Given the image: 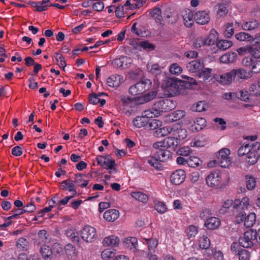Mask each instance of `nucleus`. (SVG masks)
Instances as JSON below:
<instances>
[{
    "label": "nucleus",
    "instance_id": "1",
    "mask_svg": "<svg viewBox=\"0 0 260 260\" xmlns=\"http://www.w3.org/2000/svg\"><path fill=\"white\" fill-rule=\"evenodd\" d=\"M154 148L156 149L154 156L149 157L147 161L156 170H161L163 166L160 162L168 160L171 157L172 153L165 147Z\"/></svg>",
    "mask_w": 260,
    "mask_h": 260
},
{
    "label": "nucleus",
    "instance_id": "2",
    "mask_svg": "<svg viewBox=\"0 0 260 260\" xmlns=\"http://www.w3.org/2000/svg\"><path fill=\"white\" fill-rule=\"evenodd\" d=\"M176 104V102L172 99H162L155 102L150 110L154 117H157L164 112H167L174 109Z\"/></svg>",
    "mask_w": 260,
    "mask_h": 260
},
{
    "label": "nucleus",
    "instance_id": "3",
    "mask_svg": "<svg viewBox=\"0 0 260 260\" xmlns=\"http://www.w3.org/2000/svg\"><path fill=\"white\" fill-rule=\"evenodd\" d=\"M231 151L229 149L223 148L219 150L216 154V158L213 161L209 163V165L212 166V164H217L222 168H228L231 164V160L229 157Z\"/></svg>",
    "mask_w": 260,
    "mask_h": 260
},
{
    "label": "nucleus",
    "instance_id": "4",
    "mask_svg": "<svg viewBox=\"0 0 260 260\" xmlns=\"http://www.w3.org/2000/svg\"><path fill=\"white\" fill-rule=\"evenodd\" d=\"M152 82L150 80L145 79L131 86L129 88V92L133 95L141 94L151 87Z\"/></svg>",
    "mask_w": 260,
    "mask_h": 260
},
{
    "label": "nucleus",
    "instance_id": "5",
    "mask_svg": "<svg viewBox=\"0 0 260 260\" xmlns=\"http://www.w3.org/2000/svg\"><path fill=\"white\" fill-rule=\"evenodd\" d=\"M256 233L253 229H250L244 233L243 236L239 239L240 244L244 248H251L253 246L255 242Z\"/></svg>",
    "mask_w": 260,
    "mask_h": 260
},
{
    "label": "nucleus",
    "instance_id": "6",
    "mask_svg": "<svg viewBox=\"0 0 260 260\" xmlns=\"http://www.w3.org/2000/svg\"><path fill=\"white\" fill-rule=\"evenodd\" d=\"M179 144L178 140L174 136H169L163 141L157 142L153 144V148L165 147L167 149L174 150Z\"/></svg>",
    "mask_w": 260,
    "mask_h": 260
},
{
    "label": "nucleus",
    "instance_id": "7",
    "mask_svg": "<svg viewBox=\"0 0 260 260\" xmlns=\"http://www.w3.org/2000/svg\"><path fill=\"white\" fill-rule=\"evenodd\" d=\"M154 117V114L149 109L144 111L141 116H137L133 121L134 125L137 127L147 126L149 119Z\"/></svg>",
    "mask_w": 260,
    "mask_h": 260
},
{
    "label": "nucleus",
    "instance_id": "8",
    "mask_svg": "<svg viewBox=\"0 0 260 260\" xmlns=\"http://www.w3.org/2000/svg\"><path fill=\"white\" fill-rule=\"evenodd\" d=\"M82 239L87 243H91L96 235V230L90 225H85L80 231Z\"/></svg>",
    "mask_w": 260,
    "mask_h": 260
},
{
    "label": "nucleus",
    "instance_id": "9",
    "mask_svg": "<svg viewBox=\"0 0 260 260\" xmlns=\"http://www.w3.org/2000/svg\"><path fill=\"white\" fill-rule=\"evenodd\" d=\"M206 181L208 186L218 187L221 184V173L219 171L212 172L206 178Z\"/></svg>",
    "mask_w": 260,
    "mask_h": 260
},
{
    "label": "nucleus",
    "instance_id": "10",
    "mask_svg": "<svg viewBox=\"0 0 260 260\" xmlns=\"http://www.w3.org/2000/svg\"><path fill=\"white\" fill-rule=\"evenodd\" d=\"M121 102L123 106V110L125 113H131L135 111L140 102H138L136 98L131 99L129 97L122 96Z\"/></svg>",
    "mask_w": 260,
    "mask_h": 260
},
{
    "label": "nucleus",
    "instance_id": "11",
    "mask_svg": "<svg viewBox=\"0 0 260 260\" xmlns=\"http://www.w3.org/2000/svg\"><path fill=\"white\" fill-rule=\"evenodd\" d=\"M260 149V143L256 142L253 143L252 151L247 154L246 161L249 165L255 164L257 160V151Z\"/></svg>",
    "mask_w": 260,
    "mask_h": 260
},
{
    "label": "nucleus",
    "instance_id": "12",
    "mask_svg": "<svg viewBox=\"0 0 260 260\" xmlns=\"http://www.w3.org/2000/svg\"><path fill=\"white\" fill-rule=\"evenodd\" d=\"M196 22L201 25L207 24L210 20L209 11H198L194 16Z\"/></svg>",
    "mask_w": 260,
    "mask_h": 260
},
{
    "label": "nucleus",
    "instance_id": "13",
    "mask_svg": "<svg viewBox=\"0 0 260 260\" xmlns=\"http://www.w3.org/2000/svg\"><path fill=\"white\" fill-rule=\"evenodd\" d=\"M186 178L185 172L181 169L177 170L174 171L170 177L171 182L175 185L181 184Z\"/></svg>",
    "mask_w": 260,
    "mask_h": 260
},
{
    "label": "nucleus",
    "instance_id": "14",
    "mask_svg": "<svg viewBox=\"0 0 260 260\" xmlns=\"http://www.w3.org/2000/svg\"><path fill=\"white\" fill-rule=\"evenodd\" d=\"M59 187L63 190L69 191L71 193V196H73V197H75L77 194L76 186L74 181L73 180L67 179L62 181L60 183Z\"/></svg>",
    "mask_w": 260,
    "mask_h": 260
},
{
    "label": "nucleus",
    "instance_id": "15",
    "mask_svg": "<svg viewBox=\"0 0 260 260\" xmlns=\"http://www.w3.org/2000/svg\"><path fill=\"white\" fill-rule=\"evenodd\" d=\"M184 86V82L175 80L167 91L172 96L179 94L182 93Z\"/></svg>",
    "mask_w": 260,
    "mask_h": 260
},
{
    "label": "nucleus",
    "instance_id": "16",
    "mask_svg": "<svg viewBox=\"0 0 260 260\" xmlns=\"http://www.w3.org/2000/svg\"><path fill=\"white\" fill-rule=\"evenodd\" d=\"M204 63L201 60H194L188 62L186 64V69L190 73L199 74L203 68Z\"/></svg>",
    "mask_w": 260,
    "mask_h": 260
},
{
    "label": "nucleus",
    "instance_id": "17",
    "mask_svg": "<svg viewBox=\"0 0 260 260\" xmlns=\"http://www.w3.org/2000/svg\"><path fill=\"white\" fill-rule=\"evenodd\" d=\"M96 161L104 168L111 169L114 167V160L109 155L106 157L98 156L96 157Z\"/></svg>",
    "mask_w": 260,
    "mask_h": 260
},
{
    "label": "nucleus",
    "instance_id": "18",
    "mask_svg": "<svg viewBox=\"0 0 260 260\" xmlns=\"http://www.w3.org/2000/svg\"><path fill=\"white\" fill-rule=\"evenodd\" d=\"M249 205V199L247 197H243L241 200H235L234 202V208L237 210H243L247 209Z\"/></svg>",
    "mask_w": 260,
    "mask_h": 260
},
{
    "label": "nucleus",
    "instance_id": "19",
    "mask_svg": "<svg viewBox=\"0 0 260 260\" xmlns=\"http://www.w3.org/2000/svg\"><path fill=\"white\" fill-rule=\"evenodd\" d=\"M234 79L239 80L247 79L250 77L249 73L243 69H233L231 70Z\"/></svg>",
    "mask_w": 260,
    "mask_h": 260
},
{
    "label": "nucleus",
    "instance_id": "20",
    "mask_svg": "<svg viewBox=\"0 0 260 260\" xmlns=\"http://www.w3.org/2000/svg\"><path fill=\"white\" fill-rule=\"evenodd\" d=\"M193 15L192 12L189 9H187L184 11L182 14V17L184 20V24L187 27H191L194 23Z\"/></svg>",
    "mask_w": 260,
    "mask_h": 260
},
{
    "label": "nucleus",
    "instance_id": "21",
    "mask_svg": "<svg viewBox=\"0 0 260 260\" xmlns=\"http://www.w3.org/2000/svg\"><path fill=\"white\" fill-rule=\"evenodd\" d=\"M220 224V220L215 217H211L206 220L205 226L208 229L214 230L219 227Z\"/></svg>",
    "mask_w": 260,
    "mask_h": 260
},
{
    "label": "nucleus",
    "instance_id": "22",
    "mask_svg": "<svg viewBox=\"0 0 260 260\" xmlns=\"http://www.w3.org/2000/svg\"><path fill=\"white\" fill-rule=\"evenodd\" d=\"M206 46H210L214 45L217 41L218 33L216 30L212 29L211 30L209 35L207 37H204Z\"/></svg>",
    "mask_w": 260,
    "mask_h": 260
},
{
    "label": "nucleus",
    "instance_id": "23",
    "mask_svg": "<svg viewBox=\"0 0 260 260\" xmlns=\"http://www.w3.org/2000/svg\"><path fill=\"white\" fill-rule=\"evenodd\" d=\"M172 136H174L176 137L177 140L179 142L181 140L185 139L187 136V132L184 128H175V127H172Z\"/></svg>",
    "mask_w": 260,
    "mask_h": 260
},
{
    "label": "nucleus",
    "instance_id": "24",
    "mask_svg": "<svg viewBox=\"0 0 260 260\" xmlns=\"http://www.w3.org/2000/svg\"><path fill=\"white\" fill-rule=\"evenodd\" d=\"M65 234L73 242L75 243H79L80 239L78 234L76 232L75 229L73 228H68L65 231Z\"/></svg>",
    "mask_w": 260,
    "mask_h": 260
},
{
    "label": "nucleus",
    "instance_id": "25",
    "mask_svg": "<svg viewBox=\"0 0 260 260\" xmlns=\"http://www.w3.org/2000/svg\"><path fill=\"white\" fill-rule=\"evenodd\" d=\"M147 0H127L124 3L125 7L129 9H136L141 7Z\"/></svg>",
    "mask_w": 260,
    "mask_h": 260
},
{
    "label": "nucleus",
    "instance_id": "26",
    "mask_svg": "<svg viewBox=\"0 0 260 260\" xmlns=\"http://www.w3.org/2000/svg\"><path fill=\"white\" fill-rule=\"evenodd\" d=\"M172 127L169 126L158 128L154 132L153 135L158 138L165 137L169 134L172 136Z\"/></svg>",
    "mask_w": 260,
    "mask_h": 260
},
{
    "label": "nucleus",
    "instance_id": "27",
    "mask_svg": "<svg viewBox=\"0 0 260 260\" xmlns=\"http://www.w3.org/2000/svg\"><path fill=\"white\" fill-rule=\"evenodd\" d=\"M86 177V175L82 174H77L75 175V180L74 183H76L78 186H80L82 188H84L86 187L88 183V180H85V178Z\"/></svg>",
    "mask_w": 260,
    "mask_h": 260
},
{
    "label": "nucleus",
    "instance_id": "28",
    "mask_svg": "<svg viewBox=\"0 0 260 260\" xmlns=\"http://www.w3.org/2000/svg\"><path fill=\"white\" fill-rule=\"evenodd\" d=\"M233 78V76L231 71L228 73L220 75L219 77L217 78V80L222 84H229L232 82Z\"/></svg>",
    "mask_w": 260,
    "mask_h": 260
},
{
    "label": "nucleus",
    "instance_id": "29",
    "mask_svg": "<svg viewBox=\"0 0 260 260\" xmlns=\"http://www.w3.org/2000/svg\"><path fill=\"white\" fill-rule=\"evenodd\" d=\"M209 255L213 260H223L224 255L223 252L216 248H212L209 250Z\"/></svg>",
    "mask_w": 260,
    "mask_h": 260
},
{
    "label": "nucleus",
    "instance_id": "30",
    "mask_svg": "<svg viewBox=\"0 0 260 260\" xmlns=\"http://www.w3.org/2000/svg\"><path fill=\"white\" fill-rule=\"evenodd\" d=\"M131 196L133 198L143 204L147 203L149 199L147 194L140 191H133L131 193Z\"/></svg>",
    "mask_w": 260,
    "mask_h": 260
},
{
    "label": "nucleus",
    "instance_id": "31",
    "mask_svg": "<svg viewBox=\"0 0 260 260\" xmlns=\"http://www.w3.org/2000/svg\"><path fill=\"white\" fill-rule=\"evenodd\" d=\"M40 252L45 260H51L52 257V251L51 248L47 245H43L41 247Z\"/></svg>",
    "mask_w": 260,
    "mask_h": 260
},
{
    "label": "nucleus",
    "instance_id": "32",
    "mask_svg": "<svg viewBox=\"0 0 260 260\" xmlns=\"http://www.w3.org/2000/svg\"><path fill=\"white\" fill-rule=\"evenodd\" d=\"M142 242L144 244H147L148 250L151 252L154 251L158 245V241L156 239L146 238L142 237Z\"/></svg>",
    "mask_w": 260,
    "mask_h": 260
},
{
    "label": "nucleus",
    "instance_id": "33",
    "mask_svg": "<svg viewBox=\"0 0 260 260\" xmlns=\"http://www.w3.org/2000/svg\"><path fill=\"white\" fill-rule=\"evenodd\" d=\"M99 95L96 93H92L88 95L89 102L93 105H96L100 103V106L103 107L106 104V101L104 99L99 98Z\"/></svg>",
    "mask_w": 260,
    "mask_h": 260
},
{
    "label": "nucleus",
    "instance_id": "34",
    "mask_svg": "<svg viewBox=\"0 0 260 260\" xmlns=\"http://www.w3.org/2000/svg\"><path fill=\"white\" fill-rule=\"evenodd\" d=\"M259 24L257 20H252L246 22L242 25V28L245 30L257 29Z\"/></svg>",
    "mask_w": 260,
    "mask_h": 260
},
{
    "label": "nucleus",
    "instance_id": "35",
    "mask_svg": "<svg viewBox=\"0 0 260 260\" xmlns=\"http://www.w3.org/2000/svg\"><path fill=\"white\" fill-rule=\"evenodd\" d=\"M147 67L148 71L155 76L160 75L162 72V69L163 68L157 63L153 64H148Z\"/></svg>",
    "mask_w": 260,
    "mask_h": 260
},
{
    "label": "nucleus",
    "instance_id": "36",
    "mask_svg": "<svg viewBox=\"0 0 260 260\" xmlns=\"http://www.w3.org/2000/svg\"><path fill=\"white\" fill-rule=\"evenodd\" d=\"M253 147V143L246 144L242 145L238 150V155L239 156H243L244 155H247L248 154L252 151V148Z\"/></svg>",
    "mask_w": 260,
    "mask_h": 260
},
{
    "label": "nucleus",
    "instance_id": "37",
    "mask_svg": "<svg viewBox=\"0 0 260 260\" xmlns=\"http://www.w3.org/2000/svg\"><path fill=\"white\" fill-rule=\"evenodd\" d=\"M256 221V215L254 213H249L244 219V226L246 228H251L253 225Z\"/></svg>",
    "mask_w": 260,
    "mask_h": 260
},
{
    "label": "nucleus",
    "instance_id": "38",
    "mask_svg": "<svg viewBox=\"0 0 260 260\" xmlns=\"http://www.w3.org/2000/svg\"><path fill=\"white\" fill-rule=\"evenodd\" d=\"M150 14L156 23H161L162 20L161 10L159 8H155L152 10Z\"/></svg>",
    "mask_w": 260,
    "mask_h": 260
},
{
    "label": "nucleus",
    "instance_id": "39",
    "mask_svg": "<svg viewBox=\"0 0 260 260\" xmlns=\"http://www.w3.org/2000/svg\"><path fill=\"white\" fill-rule=\"evenodd\" d=\"M157 92L156 91H151L140 98V104L148 102L154 99L157 95Z\"/></svg>",
    "mask_w": 260,
    "mask_h": 260
},
{
    "label": "nucleus",
    "instance_id": "40",
    "mask_svg": "<svg viewBox=\"0 0 260 260\" xmlns=\"http://www.w3.org/2000/svg\"><path fill=\"white\" fill-rule=\"evenodd\" d=\"M211 245V242L209 238L206 236H203L199 239V247L203 249H208Z\"/></svg>",
    "mask_w": 260,
    "mask_h": 260
},
{
    "label": "nucleus",
    "instance_id": "41",
    "mask_svg": "<svg viewBox=\"0 0 260 260\" xmlns=\"http://www.w3.org/2000/svg\"><path fill=\"white\" fill-rule=\"evenodd\" d=\"M235 38L239 41L250 42L253 40V36L245 32H240L235 35Z\"/></svg>",
    "mask_w": 260,
    "mask_h": 260
},
{
    "label": "nucleus",
    "instance_id": "42",
    "mask_svg": "<svg viewBox=\"0 0 260 260\" xmlns=\"http://www.w3.org/2000/svg\"><path fill=\"white\" fill-rule=\"evenodd\" d=\"M186 112L183 110H176L174 111L170 115L172 117L171 120L173 121H176L185 116Z\"/></svg>",
    "mask_w": 260,
    "mask_h": 260
},
{
    "label": "nucleus",
    "instance_id": "43",
    "mask_svg": "<svg viewBox=\"0 0 260 260\" xmlns=\"http://www.w3.org/2000/svg\"><path fill=\"white\" fill-rule=\"evenodd\" d=\"M54 57L55 59L56 63H57L60 68L62 67L64 69L67 66V64L65 58L63 55L59 53L55 52L54 54Z\"/></svg>",
    "mask_w": 260,
    "mask_h": 260
},
{
    "label": "nucleus",
    "instance_id": "44",
    "mask_svg": "<svg viewBox=\"0 0 260 260\" xmlns=\"http://www.w3.org/2000/svg\"><path fill=\"white\" fill-rule=\"evenodd\" d=\"M234 213L235 216V222L237 223H240L243 222L246 216V213L243 210H234Z\"/></svg>",
    "mask_w": 260,
    "mask_h": 260
},
{
    "label": "nucleus",
    "instance_id": "45",
    "mask_svg": "<svg viewBox=\"0 0 260 260\" xmlns=\"http://www.w3.org/2000/svg\"><path fill=\"white\" fill-rule=\"evenodd\" d=\"M185 233L188 238L194 237L198 233V228L195 225H190L185 230Z\"/></svg>",
    "mask_w": 260,
    "mask_h": 260
},
{
    "label": "nucleus",
    "instance_id": "46",
    "mask_svg": "<svg viewBox=\"0 0 260 260\" xmlns=\"http://www.w3.org/2000/svg\"><path fill=\"white\" fill-rule=\"evenodd\" d=\"M232 45L233 43L232 41L226 40H221L217 43V47L222 50H225L229 48Z\"/></svg>",
    "mask_w": 260,
    "mask_h": 260
},
{
    "label": "nucleus",
    "instance_id": "47",
    "mask_svg": "<svg viewBox=\"0 0 260 260\" xmlns=\"http://www.w3.org/2000/svg\"><path fill=\"white\" fill-rule=\"evenodd\" d=\"M25 213L24 211H23V208L22 209H14L11 211L10 214H12V215L7 217V220H10L12 219H18L20 215L23 214Z\"/></svg>",
    "mask_w": 260,
    "mask_h": 260
},
{
    "label": "nucleus",
    "instance_id": "48",
    "mask_svg": "<svg viewBox=\"0 0 260 260\" xmlns=\"http://www.w3.org/2000/svg\"><path fill=\"white\" fill-rule=\"evenodd\" d=\"M200 159L196 156L187 157V165L190 167H199L200 165Z\"/></svg>",
    "mask_w": 260,
    "mask_h": 260
},
{
    "label": "nucleus",
    "instance_id": "49",
    "mask_svg": "<svg viewBox=\"0 0 260 260\" xmlns=\"http://www.w3.org/2000/svg\"><path fill=\"white\" fill-rule=\"evenodd\" d=\"M161 124L162 122L160 120L157 119H150V118H149L147 127L150 129L157 130L160 126H161Z\"/></svg>",
    "mask_w": 260,
    "mask_h": 260
},
{
    "label": "nucleus",
    "instance_id": "50",
    "mask_svg": "<svg viewBox=\"0 0 260 260\" xmlns=\"http://www.w3.org/2000/svg\"><path fill=\"white\" fill-rule=\"evenodd\" d=\"M123 244L126 247H129V245L132 244L134 248H136L138 246V240L135 237L126 238L123 240Z\"/></svg>",
    "mask_w": 260,
    "mask_h": 260
},
{
    "label": "nucleus",
    "instance_id": "51",
    "mask_svg": "<svg viewBox=\"0 0 260 260\" xmlns=\"http://www.w3.org/2000/svg\"><path fill=\"white\" fill-rule=\"evenodd\" d=\"M195 128L197 131L201 130L206 125V120L205 118L202 117L197 118L194 121Z\"/></svg>",
    "mask_w": 260,
    "mask_h": 260
},
{
    "label": "nucleus",
    "instance_id": "52",
    "mask_svg": "<svg viewBox=\"0 0 260 260\" xmlns=\"http://www.w3.org/2000/svg\"><path fill=\"white\" fill-rule=\"evenodd\" d=\"M169 71L172 74L178 75L182 72L183 69L178 63H174L171 65Z\"/></svg>",
    "mask_w": 260,
    "mask_h": 260
},
{
    "label": "nucleus",
    "instance_id": "53",
    "mask_svg": "<svg viewBox=\"0 0 260 260\" xmlns=\"http://www.w3.org/2000/svg\"><path fill=\"white\" fill-rule=\"evenodd\" d=\"M101 256L103 260H114V252L110 249H107L102 251Z\"/></svg>",
    "mask_w": 260,
    "mask_h": 260
},
{
    "label": "nucleus",
    "instance_id": "54",
    "mask_svg": "<svg viewBox=\"0 0 260 260\" xmlns=\"http://www.w3.org/2000/svg\"><path fill=\"white\" fill-rule=\"evenodd\" d=\"M127 58L125 56H121L119 58L115 59V65H116L118 68H125L127 67L126 61Z\"/></svg>",
    "mask_w": 260,
    "mask_h": 260
},
{
    "label": "nucleus",
    "instance_id": "55",
    "mask_svg": "<svg viewBox=\"0 0 260 260\" xmlns=\"http://www.w3.org/2000/svg\"><path fill=\"white\" fill-rule=\"evenodd\" d=\"M28 242L24 238H20L17 241L16 246L18 249L21 250H26L28 246Z\"/></svg>",
    "mask_w": 260,
    "mask_h": 260
},
{
    "label": "nucleus",
    "instance_id": "56",
    "mask_svg": "<svg viewBox=\"0 0 260 260\" xmlns=\"http://www.w3.org/2000/svg\"><path fill=\"white\" fill-rule=\"evenodd\" d=\"M248 53L254 58L260 57V47L249 46Z\"/></svg>",
    "mask_w": 260,
    "mask_h": 260
},
{
    "label": "nucleus",
    "instance_id": "57",
    "mask_svg": "<svg viewBox=\"0 0 260 260\" xmlns=\"http://www.w3.org/2000/svg\"><path fill=\"white\" fill-rule=\"evenodd\" d=\"M154 203V208L158 213H164L167 211V208L163 202L155 201Z\"/></svg>",
    "mask_w": 260,
    "mask_h": 260
},
{
    "label": "nucleus",
    "instance_id": "58",
    "mask_svg": "<svg viewBox=\"0 0 260 260\" xmlns=\"http://www.w3.org/2000/svg\"><path fill=\"white\" fill-rule=\"evenodd\" d=\"M191 152L192 150L189 146H184L178 150L177 154L180 156L187 157Z\"/></svg>",
    "mask_w": 260,
    "mask_h": 260
},
{
    "label": "nucleus",
    "instance_id": "59",
    "mask_svg": "<svg viewBox=\"0 0 260 260\" xmlns=\"http://www.w3.org/2000/svg\"><path fill=\"white\" fill-rule=\"evenodd\" d=\"M246 187L249 190L253 189L256 185L255 179L250 176H246Z\"/></svg>",
    "mask_w": 260,
    "mask_h": 260
},
{
    "label": "nucleus",
    "instance_id": "60",
    "mask_svg": "<svg viewBox=\"0 0 260 260\" xmlns=\"http://www.w3.org/2000/svg\"><path fill=\"white\" fill-rule=\"evenodd\" d=\"M115 7H116V9L115 10V15L118 18H121L124 17V8H126V7H125L124 4L123 5H115Z\"/></svg>",
    "mask_w": 260,
    "mask_h": 260
},
{
    "label": "nucleus",
    "instance_id": "61",
    "mask_svg": "<svg viewBox=\"0 0 260 260\" xmlns=\"http://www.w3.org/2000/svg\"><path fill=\"white\" fill-rule=\"evenodd\" d=\"M212 71L211 69L206 68L203 67L199 74V77H203L205 80H207L211 77Z\"/></svg>",
    "mask_w": 260,
    "mask_h": 260
},
{
    "label": "nucleus",
    "instance_id": "62",
    "mask_svg": "<svg viewBox=\"0 0 260 260\" xmlns=\"http://www.w3.org/2000/svg\"><path fill=\"white\" fill-rule=\"evenodd\" d=\"M205 109V104L202 102L200 101L198 102L197 104H194L191 107V110L193 111L201 112L203 111Z\"/></svg>",
    "mask_w": 260,
    "mask_h": 260
},
{
    "label": "nucleus",
    "instance_id": "63",
    "mask_svg": "<svg viewBox=\"0 0 260 260\" xmlns=\"http://www.w3.org/2000/svg\"><path fill=\"white\" fill-rule=\"evenodd\" d=\"M249 90L252 95L258 96L260 95V86L259 84L258 85L256 84H252L250 86Z\"/></svg>",
    "mask_w": 260,
    "mask_h": 260
},
{
    "label": "nucleus",
    "instance_id": "64",
    "mask_svg": "<svg viewBox=\"0 0 260 260\" xmlns=\"http://www.w3.org/2000/svg\"><path fill=\"white\" fill-rule=\"evenodd\" d=\"M239 260H249L250 252L246 249L239 250Z\"/></svg>",
    "mask_w": 260,
    "mask_h": 260
}]
</instances>
